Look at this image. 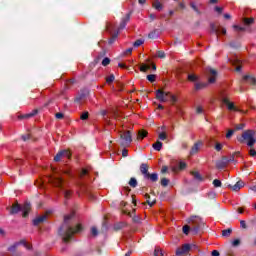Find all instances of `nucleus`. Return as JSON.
<instances>
[{
  "mask_svg": "<svg viewBox=\"0 0 256 256\" xmlns=\"http://www.w3.org/2000/svg\"><path fill=\"white\" fill-rule=\"evenodd\" d=\"M75 217L76 214L74 211L64 215V224L58 229V235L61 238L62 243H69L73 240V235H75V233L83 232V224H81V222H78L75 225L71 224V221H73Z\"/></svg>",
  "mask_w": 256,
  "mask_h": 256,
  "instance_id": "1",
  "label": "nucleus"
},
{
  "mask_svg": "<svg viewBox=\"0 0 256 256\" xmlns=\"http://www.w3.org/2000/svg\"><path fill=\"white\" fill-rule=\"evenodd\" d=\"M187 223H189V226L182 227L184 235H189L190 232L192 235H199V231H201V228L205 225L203 218L199 216H191L187 219Z\"/></svg>",
  "mask_w": 256,
  "mask_h": 256,
  "instance_id": "2",
  "label": "nucleus"
},
{
  "mask_svg": "<svg viewBox=\"0 0 256 256\" xmlns=\"http://www.w3.org/2000/svg\"><path fill=\"white\" fill-rule=\"evenodd\" d=\"M188 81L190 83H193L194 85V91H202V89H207L209 85H213V83H216L217 77L209 78L208 82L201 81V77L196 74H188L187 76Z\"/></svg>",
  "mask_w": 256,
  "mask_h": 256,
  "instance_id": "3",
  "label": "nucleus"
},
{
  "mask_svg": "<svg viewBox=\"0 0 256 256\" xmlns=\"http://www.w3.org/2000/svg\"><path fill=\"white\" fill-rule=\"evenodd\" d=\"M239 143H244L246 142V145L248 147H254L255 146V131L254 130H246L244 133H242L241 137L237 138Z\"/></svg>",
  "mask_w": 256,
  "mask_h": 256,
  "instance_id": "4",
  "label": "nucleus"
},
{
  "mask_svg": "<svg viewBox=\"0 0 256 256\" xmlns=\"http://www.w3.org/2000/svg\"><path fill=\"white\" fill-rule=\"evenodd\" d=\"M62 157H66V159H71L73 157V151L71 149H63L57 152L54 156V161L59 163Z\"/></svg>",
  "mask_w": 256,
  "mask_h": 256,
  "instance_id": "5",
  "label": "nucleus"
},
{
  "mask_svg": "<svg viewBox=\"0 0 256 256\" xmlns=\"http://www.w3.org/2000/svg\"><path fill=\"white\" fill-rule=\"evenodd\" d=\"M121 141V146L122 147H129V145H131V143H133V134L131 133V131H127L125 133V135H121L120 136Z\"/></svg>",
  "mask_w": 256,
  "mask_h": 256,
  "instance_id": "6",
  "label": "nucleus"
},
{
  "mask_svg": "<svg viewBox=\"0 0 256 256\" xmlns=\"http://www.w3.org/2000/svg\"><path fill=\"white\" fill-rule=\"evenodd\" d=\"M193 247H195V244L185 243L182 249L178 248L176 250V256H181V255H185V253H189V251H191Z\"/></svg>",
  "mask_w": 256,
  "mask_h": 256,
  "instance_id": "7",
  "label": "nucleus"
},
{
  "mask_svg": "<svg viewBox=\"0 0 256 256\" xmlns=\"http://www.w3.org/2000/svg\"><path fill=\"white\" fill-rule=\"evenodd\" d=\"M88 96H89V88L86 87L80 90V92L75 97L74 101L76 103H81L83 99H85Z\"/></svg>",
  "mask_w": 256,
  "mask_h": 256,
  "instance_id": "8",
  "label": "nucleus"
},
{
  "mask_svg": "<svg viewBox=\"0 0 256 256\" xmlns=\"http://www.w3.org/2000/svg\"><path fill=\"white\" fill-rule=\"evenodd\" d=\"M57 187L60 191H62V193H64V197L65 199H70L71 195L73 194L71 192V190H67L65 189V186H63V180L62 179H59L58 180V184H57Z\"/></svg>",
  "mask_w": 256,
  "mask_h": 256,
  "instance_id": "9",
  "label": "nucleus"
},
{
  "mask_svg": "<svg viewBox=\"0 0 256 256\" xmlns=\"http://www.w3.org/2000/svg\"><path fill=\"white\" fill-rule=\"evenodd\" d=\"M131 15H133V10H130L128 13H126L125 17L121 19L120 29H125L127 27V23L131 21Z\"/></svg>",
  "mask_w": 256,
  "mask_h": 256,
  "instance_id": "10",
  "label": "nucleus"
},
{
  "mask_svg": "<svg viewBox=\"0 0 256 256\" xmlns=\"http://www.w3.org/2000/svg\"><path fill=\"white\" fill-rule=\"evenodd\" d=\"M156 99L160 101V103H167V92H163L160 89L155 92Z\"/></svg>",
  "mask_w": 256,
  "mask_h": 256,
  "instance_id": "11",
  "label": "nucleus"
},
{
  "mask_svg": "<svg viewBox=\"0 0 256 256\" xmlns=\"http://www.w3.org/2000/svg\"><path fill=\"white\" fill-rule=\"evenodd\" d=\"M146 181H151L152 183H157L159 181V174L157 172L147 174V177H144Z\"/></svg>",
  "mask_w": 256,
  "mask_h": 256,
  "instance_id": "12",
  "label": "nucleus"
},
{
  "mask_svg": "<svg viewBox=\"0 0 256 256\" xmlns=\"http://www.w3.org/2000/svg\"><path fill=\"white\" fill-rule=\"evenodd\" d=\"M243 81L249 85H256V78L253 75L246 74L243 76Z\"/></svg>",
  "mask_w": 256,
  "mask_h": 256,
  "instance_id": "13",
  "label": "nucleus"
},
{
  "mask_svg": "<svg viewBox=\"0 0 256 256\" xmlns=\"http://www.w3.org/2000/svg\"><path fill=\"white\" fill-rule=\"evenodd\" d=\"M38 114H39V110L38 109H34L30 113L20 115L19 119H31L32 117H35Z\"/></svg>",
  "mask_w": 256,
  "mask_h": 256,
  "instance_id": "14",
  "label": "nucleus"
},
{
  "mask_svg": "<svg viewBox=\"0 0 256 256\" xmlns=\"http://www.w3.org/2000/svg\"><path fill=\"white\" fill-rule=\"evenodd\" d=\"M227 187L232 189V191H239L242 189V187H245V183L240 180V181L236 182V184L234 186H232L231 184H228Z\"/></svg>",
  "mask_w": 256,
  "mask_h": 256,
  "instance_id": "15",
  "label": "nucleus"
},
{
  "mask_svg": "<svg viewBox=\"0 0 256 256\" xmlns=\"http://www.w3.org/2000/svg\"><path fill=\"white\" fill-rule=\"evenodd\" d=\"M44 221H47V216H40V217H36L32 220V225L34 227H38V225L40 223H44Z\"/></svg>",
  "mask_w": 256,
  "mask_h": 256,
  "instance_id": "16",
  "label": "nucleus"
},
{
  "mask_svg": "<svg viewBox=\"0 0 256 256\" xmlns=\"http://www.w3.org/2000/svg\"><path fill=\"white\" fill-rule=\"evenodd\" d=\"M22 210H23V206H21V204H18L15 207L10 209L9 215H17L21 213Z\"/></svg>",
  "mask_w": 256,
  "mask_h": 256,
  "instance_id": "17",
  "label": "nucleus"
},
{
  "mask_svg": "<svg viewBox=\"0 0 256 256\" xmlns=\"http://www.w3.org/2000/svg\"><path fill=\"white\" fill-rule=\"evenodd\" d=\"M232 29L236 32V33H245V31H247V26H241L239 24H234L232 26Z\"/></svg>",
  "mask_w": 256,
  "mask_h": 256,
  "instance_id": "18",
  "label": "nucleus"
},
{
  "mask_svg": "<svg viewBox=\"0 0 256 256\" xmlns=\"http://www.w3.org/2000/svg\"><path fill=\"white\" fill-rule=\"evenodd\" d=\"M140 173L143 174V177H147V175H149V166H147V164L142 163L140 165Z\"/></svg>",
  "mask_w": 256,
  "mask_h": 256,
  "instance_id": "19",
  "label": "nucleus"
},
{
  "mask_svg": "<svg viewBox=\"0 0 256 256\" xmlns=\"http://www.w3.org/2000/svg\"><path fill=\"white\" fill-rule=\"evenodd\" d=\"M107 110H101L100 115H102L104 123L106 125H111V121H109V115H107Z\"/></svg>",
  "mask_w": 256,
  "mask_h": 256,
  "instance_id": "20",
  "label": "nucleus"
},
{
  "mask_svg": "<svg viewBox=\"0 0 256 256\" xmlns=\"http://www.w3.org/2000/svg\"><path fill=\"white\" fill-rule=\"evenodd\" d=\"M230 160H219L216 162L217 169H225Z\"/></svg>",
  "mask_w": 256,
  "mask_h": 256,
  "instance_id": "21",
  "label": "nucleus"
},
{
  "mask_svg": "<svg viewBox=\"0 0 256 256\" xmlns=\"http://www.w3.org/2000/svg\"><path fill=\"white\" fill-rule=\"evenodd\" d=\"M159 30L155 29L148 34V39H159Z\"/></svg>",
  "mask_w": 256,
  "mask_h": 256,
  "instance_id": "22",
  "label": "nucleus"
},
{
  "mask_svg": "<svg viewBox=\"0 0 256 256\" xmlns=\"http://www.w3.org/2000/svg\"><path fill=\"white\" fill-rule=\"evenodd\" d=\"M152 148L154 151H161L163 149V142L157 141L156 143L152 144Z\"/></svg>",
  "mask_w": 256,
  "mask_h": 256,
  "instance_id": "23",
  "label": "nucleus"
},
{
  "mask_svg": "<svg viewBox=\"0 0 256 256\" xmlns=\"http://www.w3.org/2000/svg\"><path fill=\"white\" fill-rule=\"evenodd\" d=\"M125 227H127V223H125V222H119V223H116V224L114 225V229H115L116 231H121V229H123V228H125Z\"/></svg>",
  "mask_w": 256,
  "mask_h": 256,
  "instance_id": "24",
  "label": "nucleus"
},
{
  "mask_svg": "<svg viewBox=\"0 0 256 256\" xmlns=\"http://www.w3.org/2000/svg\"><path fill=\"white\" fill-rule=\"evenodd\" d=\"M226 107L228 109V111H236V107H235V103L226 100Z\"/></svg>",
  "mask_w": 256,
  "mask_h": 256,
  "instance_id": "25",
  "label": "nucleus"
},
{
  "mask_svg": "<svg viewBox=\"0 0 256 256\" xmlns=\"http://www.w3.org/2000/svg\"><path fill=\"white\" fill-rule=\"evenodd\" d=\"M145 43V39L140 38L133 42V47L137 49V47H141Z\"/></svg>",
  "mask_w": 256,
  "mask_h": 256,
  "instance_id": "26",
  "label": "nucleus"
},
{
  "mask_svg": "<svg viewBox=\"0 0 256 256\" xmlns=\"http://www.w3.org/2000/svg\"><path fill=\"white\" fill-rule=\"evenodd\" d=\"M179 171H184V169H187V162L180 160L177 165Z\"/></svg>",
  "mask_w": 256,
  "mask_h": 256,
  "instance_id": "27",
  "label": "nucleus"
},
{
  "mask_svg": "<svg viewBox=\"0 0 256 256\" xmlns=\"http://www.w3.org/2000/svg\"><path fill=\"white\" fill-rule=\"evenodd\" d=\"M147 81H149V83H155L156 79H157V74H148L146 76Z\"/></svg>",
  "mask_w": 256,
  "mask_h": 256,
  "instance_id": "28",
  "label": "nucleus"
},
{
  "mask_svg": "<svg viewBox=\"0 0 256 256\" xmlns=\"http://www.w3.org/2000/svg\"><path fill=\"white\" fill-rule=\"evenodd\" d=\"M218 35H227V28L223 26H219L217 29V36Z\"/></svg>",
  "mask_w": 256,
  "mask_h": 256,
  "instance_id": "29",
  "label": "nucleus"
},
{
  "mask_svg": "<svg viewBox=\"0 0 256 256\" xmlns=\"http://www.w3.org/2000/svg\"><path fill=\"white\" fill-rule=\"evenodd\" d=\"M128 184L130 185V187L135 189V187H137V185H138L137 178H135V177L130 178Z\"/></svg>",
  "mask_w": 256,
  "mask_h": 256,
  "instance_id": "30",
  "label": "nucleus"
},
{
  "mask_svg": "<svg viewBox=\"0 0 256 256\" xmlns=\"http://www.w3.org/2000/svg\"><path fill=\"white\" fill-rule=\"evenodd\" d=\"M89 111H84L80 114L81 121H87L89 120Z\"/></svg>",
  "mask_w": 256,
  "mask_h": 256,
  "instance_id": "31",
  "label": "nucleus"
},
{
  "mask_svg": "<svg viewBox=\"0 0 256 256\" xmlns=\"http://www.w3.org/2000/svg\"><path fill=\"white\" fill-rule=\"evenodd\" d=\"M229 47H231V49H239L241 47V43L237 41H231L229 43Z\"/></svg>",
  "mask_w": 256,
  "mask_h": 256,
  "instance_id": "32",
  "label": "nucleus"
},
{
  "mask_svg": "<svg viewBox=\"0 0 256 256\" xmlns=\"http://www.w3.org/2000/svg\"><path fill=\"white\" fill-rule=\"evenodd\" d=\"M210 34L216 35V39H219V37H217V28L215 27L214 23L210 24Z\"/></svg>",
  "mask_w": 256,
  "mask_h": 256,
  "instance_id": "33",
  "label": "nucleus"
},
{
  "mask_svg": "<svg viewBox=\"0 0 256 256\" xmlns=\"http://www.w3.org/2000/svg\"><path fill=\"white\" fill-rule=\"evenodd\" d=\"M233 233V229L227 228L222 231V237H229Z\"/></svg>",
  "mask_w": 256,
  "mask_h": 256,
  "instance_id": "34",
  "label": "nucleus"
},
{
  "mask_svg": "<svg viewBox=\"0 0 256 256\" xmlns=\"http://www.w3.org/2000/svg\"><path fill=\"white\" fill-rule=\"evenodd\" d=\"M90 233H91L92 237H98L99 229H97V226H93L90 230Z\"/></svg>",
  "mask_w": 256,
  "mask_h": 256,
  "instance_id": "35",
  "label": "nucleus"
},
{
  "mask_svg": "<svg viewBox=\"0 0 256 256\" xmlns=\"http://www.w3.org/2000/svg\"><path fill=\"white\" fill-rule=\"evenodd\" d=\"M140 71L142 73H147V71H151V66L149 64H144L140 67Z\"/></svg>",
  "mask_w": 256,
  "mask_h": 256,
  "instance_id": "36",
  "label": "nucleus"
},
{
  "mask_svg": "<svg viewBox=\"0 0 256 256\" xmlns=\"http://www.w3.org/2000/svg\"><path fill=\"white\" fill-rule=\"evenodd\" d=\"M117 37H119V32H116L113 37L109 38L108 43L109 45H113V43H115V41H117Z\"/></svg>",
  "mask_w": 256,
  "mask_h": 256,
  "instance_id": "37",
  "label": "nucleus"
},
{
  "mask_svg": "<svg viewBox=\"0 0 256 256\" xmlns=\"http://www.w3.org/2000/svg\"><path fill=\"white\" fill-rule=\"evenodd\" d=\"M199 151V143H195L194 146L190 150V155H195Z\"/></svg>",
  "mask_w": 256,
  "mask_h": 256,
  "instance_id": "38",
  "label": "nucleus"
},
{
  "mask_svg": "<svg viewBox=\"0 0 256 256\" xmlns=\"http://www.w3.org/2000/svg\"><path fill=\"white\" fill-rule=\"evenodd\" d=\"M110 63H111V58H109V57H104V58L102 59L101 65H102L103 67H107V65H109Z\"/></svg>",
  "mask_w": 256,
  "mask_h": 256,
  "instance_id": "39",
  "label": "nucleus"
},
{
  "mask_svg": "<svg viewBox=\"0 0 256 256\" xmlns=\"http://www.w3.org/2000/svg\"><path fill=\"white\" fill-rule=\"evenodd\" d=\"M20 213H22V217H29V208L22 206Z\"/></svg>",
  "mask_w": 256,
  "mask_h": 256,
  "instance_id": "40",
  "label": "nucleus"
},
{
  "mask_svg": "<svg viewBox=\"0 0 256 256\" xmlns=\"http://www.w3.org/2000/svg\"><path fill=\"white\" fill-rule=\"evenodd\" d=\"M17 247H19V246L17 245V242H14L13 245H11V246H9V247L7 248V251H10L11 253H15V251H17Z\"/></svg>",
  "mask_w": 256,
  "mask_h": 256,
  "instance_id": "41",
  "label": "nucleus"
},
{
  "mask_svg": "<svg viewBox=\"0 0 256 256\" xmlns=\"http://www.w3.org/2000/svg\"><path fill=\"white\" fill-rule=\"evenodd\" d=\"M82 175L84 177H89V175H91V168H83L82 169Z\"/></svg>",
  "mask_w": 256,
  "mask_h": 256,
  "instance_id": "42",
  "label": "nucleus"
},
{
  "mask_svg": "<svg viewBox=\"0 0 256 256\" xmlns=\"http://www.w3.org/2000/svg\"><path fill=\"white\" fill-rule=\"evenodd\" d=\"M231 245L232 247H239V245H241V239L239 238L233 239Z\"/></svg>",
  "mask_w": 256,
  "mask_h": 256,
  "instance_id": "43",
  "label": "nucleus"
},
{
  "mask_svg": "<svg viewBox=\"0 0 256 256\" xmlns=\"http://www.w3.org/2000/svg\"><path fill=\"white\" fill-rule=\"evenodd\" d=\"M115 81V74H110L108 78H106L107 85L113 83Z\"/></svg>",
  "mask_w": 256,
  "mask_h": 256,
  "instance_id": "44",
  "label": "nucleus"
},
{
  "mask_svg": "<svg viewBox=\"0 0 256 256\" xmlns=\"http://www.w3.org/2000/svg\"><path fill=\"white\" fill-rule=\"evenodd\" d=\"M212 185L216 188L221 187V185H223V183L221 182L220 179H214L212 182Z\"/></svg>",
  "mask_w": 256,
  "mask_h": 256,
  "instance_id": "45",
  "label": "nucleus"
},
{
  "mask_svg": "<svg viewBox=\"0 0 256 256\" xmlns=\"http://www.w3.org/2000/svg\"><path fill=\"white\" fill-rule=\"evenodd\" d=\"M194 179H196V181H200V182L204 181L203 176L199 172H195Z\"/></svg>",
  "mask_w": 256,
  "mask_h": 256,
  "instance_id": "46",
  "label": "nucleus"
},
{
  "mask_svg": "<svg viewBox=\"0 0 256 256\" xmlns=\"http://www.w3.org/2000/svg\"><path fill=\"white\" fill-rule=\"evenodd\" d=\"M160 185L162 187H167L169 185V179L167 178H162L161 181H160Z\"/></svg>",
  "mask_w": 256,
  "mask_h": 256,
  "instance_id": "47",
  "label": "nucleus"
},
{
  "mask_svg": "<svg viewBox=\"0 0 256 256\" xmlns=\"http://www.w3.org/2000/svg\"><path fill=\"white\" fill-rule=\"evenodd\" d=\"M154 8L156 9V11H162L163 10V5L161 4V2L157 1L154 4Z\"/></svg>",
  "mask_w": 256,
  "mask_h": 256,
  "instance_id": "48",
  "label": "nucleus"
},
{
  "mask_svg": "<svg viewBox=\"0 0 256 256\" xmlns=\"http://www.w3.org/2000/svg\"><path fill=\"white\" fill-rule=\"evenodd\" d=\"M190 7L193 9V11H195V13H198V15L201 13V12L199 11V8H197V4H195V2H192V3L190 4Z\"/></svg>",
  "mask_w": 256,
  "mask_h": 256,
  "instance_id": "49",
  "label": "nucleus"
},
{
  "mask_svg": "<svg viewBox=\"0 0 256 256\" xmlns=\"http://www.w3.org/2000/svg\"><path fill=\"white\" fill-rule=\"evenodd\" d=\"M145 197L147 199V203H148L149 207H153V205H155V202H151V200H149V199H151V196L149 194H145Z\"/></svg>",
  "mask_w": 256,
  "mask_h": 256,
  "instance_id": "50",
  "label": "nucleus"
},
{
  "mask_svg": "<svg viewBox=\"0 0 256 256\" xmlns=\"http://www.w3.org/2000/svg\"><path fill=\"white\" fill-rule=\"evenodd\" d=\"M16 245H17L18 247H20V245H23V247H27V240L22 239V240L16 242Z\"/></svg>",
  "mask_w": 256,
  "mask_h": 256,
  "instance_id": "51",
  "label": "nucleus"
},
{
  "mask_svg": "<svg viewBox=\"0 0 256 256\" xmlns=\"http://www.w3.org/2000/svg\"><path fill=\"white\" fill-rule=\"evenodd\" d=\"M214 149L218 152L223 151V144L221 143L215 144Z\"/></svg>",
  "mask_w": 256,
  "mask_h": 256,
  "instance_id": "52",
  "label": "nucleus"
},
{
  "mask_svg": "<svg viewBox=\"0 0 256 256\" xmlns=\"http://www.w3.org/2000/svg\"><path fill=\"white\" fill-rule=\"evenodd\" d=\"M214 11H215L216 13H218V15H221V13H223V7H221V6H215V7H214Z\"/></svg>",
  "mask_w": 256,
  "mask_h": 256,
  "instance_id": "53",
  "label": "nucleus"
},
{
  "mask_svg": "<svg viewBox=\"0 0 256 256\" xmlns=\"http://www.w3.org/2000/svg\"><path fill=\"white\" fill-rule=\"evenodd\" d=\"M96 77L97 79H101V77H105V73L103 72V70H98L96 72Z\"/></svg>",
  "mask_w": 256,
  "mask_h": 256,
  "instance_id": "54",
  "label": "nucleus"
},
{
  "mask_svg": "<svg viewBox=\"0 0 256 256\" xmlns=\"http://www.w3.org/2000/svg\"><path fill=\"white\" fill-rule=\"evenodd\" d=\"M156 55H157V57H159V59H165V52H163V51H157L156 52Z\"/></svg>",
  "mask_w": 256,
  "mask_h": 256,
  "instance_id": "55",
  "label": "nucleus"
},
{
  "mask_svg": "<svg viewBox=\"0 0 256 256\" xmlns=\"http://www.w3.org/2000/svg\"><path fill=\"white\" fill-rule=\"evenodd\" d=\"M235 135V130H229L226 134V139H231Z\"/></svg>",
  "mask_w": 256,
  "mask_h": 256,
  "instance_id": "56",
  "label": "nucleus"
},
{
  "mask_svg": "<svg viewBox=\"0 0 256 256\" xmlns=\"http://www.w3.org/2000/svg\"><path fill=\"white\" fill-rule=\"evenodd\" d=\"M245 23L246 25H253V23H255V18H247Z\"/></svg>",
  "mask_w": 256,
  "mask_h": 256,
  "instance_id": "57",
  "label": "nucleus"
},
{
  "mask_svg": "<svg viewBox=\"0 0 256 256\" xmlns=\"http://www.w3.org/2000/svg\"><path fill=\"white\" fill-rule=\"evenodd\" d=\"M158 137L160 141H165L167 139V135L163 132H161Z\"/></svg>",
  "mask_w": 256,
  "mask_h": 256,
  "instance_id": "58",
  "label": "nucleus"
},
{
  "mask_svg": "<svg viewBox=\"0 0 256 256\" xmlns=\"http://www.w3.org/2000/svg\"><path fill=\"white\" fill-rule=\"evenodd\" d=\"M196 113H197L198 115H201L202 113H204L203 106H198V107L196 108Z\"/></svg>",
  "mask_w": 256,
  "mask_h": 256,
  "instance_id": "59",
  "label": "nucleus"
},
{
  "mask_svg": "<svg viewBox=\"0 0 256 256\" xmlns=\"http://www.w3.org/2000/svg\"><path fill=\"white\" fill-rule=\"evenodd\" d=\"M131 53H133V47H130V48H127L124 52H123V55H131Z\"/></svg>",
  "mask_w": 256,
  "mask_h": 256,
  "instance_id": "60",
  "label": "nucleus"
},
{
  "mask_svg": "<svg viewBox=\"0 0 256 256\" xmlns=\"http://www.w3.org/2000/svg\"><path fill=\"white\" fill-rule=\"evenodd\" d=\"M55 117H56L57 119H64L65 114H63V112H59V113H56V114H55Z\"/></svg>",
  "mask_w": 256,
  "mask_h": 256,
  "instance_id": "61",
  "label": "nucleus"
},
{
  "mask_svg": "<svg viewBox=\"0 0 256 256\" xmlns=\"http://www.w3.org/2000/svg\"><path fill=\"white\" fill-rule=\"evenodd\" d=\"M240 227H241V229H247V222H245V220H241Z\"/></svg>",
  "mask_w": 256,
  "mask_h": 256,
  "instance_id": "62",
  "label": "nucleus"
},
{
  "mask_svg": "<svg viewBox=\"0 0 256 256\" xmlns=\"http://www.w3.org/2000/svg\"><path fill=\"white\" fill-rule=\"evenodd\" d=\"M211 256H221V253L218 250H213Z\"/></svg>",
  "mask_w": 256,
  "mask_h": 256,
  "instance_id": "63",
  "label": "nucleus"
},
{
  "mask_svg": "<svg viewBox=\"0 0 256 256\" xmlns=\"http://www.w3.org/2000/svg\"><path fill=\"white\" fill-rule=\"evenodd\" d=\"M249 154L251 155V157H256V150L250 149Z\"/></svg>",
  "mask_w": 256,
  "mask_h": 256,
  "instance_id": "64",
  "label": "nucleus"
}]
</instances>
